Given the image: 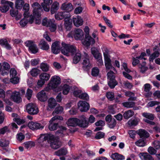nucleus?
Wrapping results in <instances>:
<instances>
[{"label": "nucleus", "instance_id": "f257e3e1", "mask_svg": "<svg viewBox=\"0 0 160 160\" xmlns=\"http://www.w3.org/2000/svg\"><path fill=\"white\" fill-rule=\"evenodd\" d=\"M60 45V42L58 41L55 42L52 44V52L53 53L55 54L58 53L60 51V49L62 53L67 56H69L70 55H73L76 52V48L73 45L62 42V47L61 48Z\"/></svg>", "mask_w": 160, "mask_h": 160}, {"label": "nucleus", "instance_id": "f03ea898", "mask_svg": "<svg viewBox=\"0 0 160 160\" xmlns=\"http://www.w3.org/2000/svg\"><path fill=\"white\" fill-rule=\"evenodd\" d=\"M46 140L50 143V146L53 149H57L61 146V142L59 141L58 139L51 134H41L38 139V142L42 147L47 148L48 147L47 145H44L43 144H42Z\"/></svg>", "mask_w": 160, "mask_h": 160}, {"label": "nucleus", "instance_id": "7ed1b4c3", "mask_svg": "<svg viewBox=\"0 0 160 160\" xmlns=\"http://www.w3.org/2000/svg\"><path fill=\"white\" fill-rule=\"evenodd\" d=\"M80 119L77 118H69L66 122L68 126L75 127L78 126L81 127L86 128L88 126V122H87L86 118L84 115H82L79 117Z\"/></svg>", "mask_w": 160, "mask_h": 160}, {"label": "nucleus", "instance_id": "20e7f679", "mask_svg": "<svg viewBox=\"0 0 160 160\" xmlns=\"http://www.w3.org/2000/svg\"><path fill=\"white\" fill-rule=\"evenodd\" d=\"M60 83L61 78L59 77L54 75L51 78L47 86L44 88V89L47 91H49L52 89L54 92H58L61 90L58 87V85Z\"/></svg>", "mask_w": 160, "mask_h": 160}, {"label": "nucleus", "instance_id": "39448f33", "mask_svg": "<svg viewBox=\"0 0 160 160\" xmlns=\"http://www.w3.org/2000/svg\"><path fill=\"white\" fill-rule=\"evenodd\" d=\"M6 96L10 95V99L13 102L18 103L22 101V98L20 94V92L16 90L12 91L8 90L6 92Z\"/></svg>", "mask_w": 160, "mask_h": 160}, {"label": "nucleus", "instance_id": "423d86ee", "mask_svg": "<svg viewBox=\"0 0 160 160\" xmlns=\"http://www.w3.org/2000/svg\"><path fill=\"white\" fill-rule=\"evenodd\" d=\"M32 7L33 9V14L34 15L38 18L36 19L35 21L36 24H39L41 23V20L39 18L41 16V13L42 11V10L41 6L37 2H35L32 5Z\"/></svg>", "mask_w": 160, "mask_h": 160}, {"label": "nucleus", "instance_id": "0eeeda50", "mask_svg": "<svg viewBox=\"0 0 160 160\" xmlns=\"http://www.w3.org/2000/svg\"><path fill=\"white\" fill-rule=\"evenodd\" d=\"M107 76L109 86L111 88H114L118 84L115 79V73L112 71H110L107 73Z\"/></svg>", "mask_w": 160, "mask_h": 160}, {"label": "nucleus", "instance_id": "6e6552de", "mask_svg": "<svg viewBox=\"0 0 160 160\" xmlns=\"http://www.w3.org/2000/svg\"><path fill=\"white\" fill-rule=\"evenodd\" d=\"M54 19H48L46 18L43 20L42 24L43 26L49 27L50 31L54 32L56 29V25L54 23Z\"/></svg>", "mask_w": 160, "mask_h": 160}, {"label": "nucleus", "instance_id": "1a4fd4ad", "mask_svg": "<svg viewBox=\"0 0 160 160\" xmlns=\"http://www.w3.org/2000/svg\"><path fill=\"white\" fill-rule=\"evenodd\" d=\"M26 111L32 115L36 114L39 111L36 105L32 103L28 104L26 106Z\"/></svg>", "mask_w": 160, "mask_h": 160}, {"label": "nucleus", "instance_id": "9d476101", "mask_svg": "<svg viewBox=\"0 0 160 160\" xmlns=\"http://www.w3.org/2000/svg\"><path fill=\"white\" fill-rule=\"evenodd\" d=\"M62 119L63 118L59 116H56L52 117L49 121L50 124L48 127L49 130L51 131H54L57 129L58 127V123H53V122L58 120Z\"/></svg>", "mask_w": 160, "mask_h": 160}, {"label": "nucleus", "instance_id": "9b49d317", "mask_svg": "<svg viewBox=\"0 0 160 160\" xmlns=\"http://www.w3.org/2000/svg\"><path fill=\"white\" fill-rule=\"evenodd\" d=\"M50 77V74L46 72L42 73L39 76L40 80L38 82V85L40 87L42 86L46 82L49 80Z\"/></svg>", "mask_w": 160, "mask_h": 160}, {"label": "nucleus", "instance_id": "f8f14e48", "mask_svg": "<svg viewBox=\"0 0 160 160\" xmlns=\"http://www.w3.org/2000/svg\"><path fill=\"white\" fill-rule=\"evenodd\" d=\"M25 45L28 48L29 50L33 54L38 52V49L35 43L31 40H28L25 42Z\"/></svg>", "mask_w": 160, "mask_h": 160}, {"label": "nucleus", "instance_id": "ddd939ff", "mask_svg": "<svg viewBox=\"0 0 160 160\" xmlns=\"http://www.w3.org/2000/svg\"><path fill=\"white\" fill-rule=\"evenodd\" d=\"M78 109L81 112H86L90 108V105L86 101L80 100L78 103Z\"/></svg>", "mask_w": 160, "mask_h": 160}, {"label": "nucleus", "instance_id": "4468645a", "mask_svg": "<svg viewBox=\"0 0 160 160\" xmlns=\"http://www.w3.org/2000/svg\"><path fill=\"white\" fill-rule=\"evenodd\" d=\"M1 3L4 5L3 6L0 7V10L2 12H6L8 10L9 6L11 7L13 5V2L6 0H2Z\"/></svg>", "mask_w": 160, "mask_h": 160}, {"label": "nucleus", "instance_id": "2eb2a0df", "mask_svg": "<svg viewBox=\"0 0 160 160\" xmlns=\"http://www.w3.org/2000/svg\"><path fill=\"white\" fill-rule=\"evenodd\" d=\"M73 34L76 40H80L83 38V32L80 28L75 29L73 32Z\"/></svg>", "mask_w": 160, "mask_h": 160}, {"label": "nucleus", "instance_id": "dca6fc26", "mask_svg": "<svg viewBox=\"0 0 160 160\" xmlns=\"http://www.w3.org/2000/svg\"><path fill=\"white\" fill-rule=\"evenodd\" d=\"M61 9L62 10L65 11L67 13L72 11L73 9V7L71 3L64 2L62 4Z\"/></svg>", "mask_w": 160, "mask_h": 160}, {"label": "nucleus", "instance_id": "f3484780", "mask_svg": "<svg viewBox=\"0 0 160 160\" xmlns=\"http://www.w3.org/2000/svg\"><path fill=\"white\" fill-rule=\"evenodd\" d=\"M28 126L30 129L33 130L43 128V126L37 122H29L28 124Z\"/></svg>", "mask_w": 160, "mask_h": 160}, {"label": "nucleus", "instance_id": "a211bd4d", "mask_svg": "<svg viewBox=\"0 0 160 160\" xmlns=\"http://www.w3.org/2000/svg\"><path fill=\"white\" fill-rule=\"evenodd\" d=\"M72 20L73 24L76 27H79L83 24V19L81 16L79 15L73 17Z\"/></svg>", "mask_w": 160, "mask_h": 160}, {"label": "nucleus", "instance_id": "6ab92c4d", "mask_svg": "<svg viewBox=\"0 0 160 160\" xmlns=\"http://www.w3.org/2000/svg\"><path fill=\"white\" fill-rule=\"evenodd\" d=\"M82 44L86 46H89L95 42V40L89 35L86 36L85 39L82 41Z\"/></svg>", "mask_w": 160, "mask_h": 160}, {"label": "nucleus", "instance_id": "aec40b11", "mask_svg": "<svg viewBox=\"0 0 160 160\" xmlns=\"http://www.w3.org/2000/svg\"><path fill=\"white\" fill-rule=\"evenodd\" d=\"M69 15L66 12H58L55 15V18L59 20L63 18L67 19L69 17Z\"/></svg>", "mask_w": 160, "mask_h": 160}, {"label": "nucleus", "instance_id": "412c9836", "mask_svg": "<svg viewBox=\"0 0 160 160\" xmlns=\"http://www.w3.org/2000/svg\"><path fill=\"white\" fill-rule=\"evenodd\" d=\"M45 89L42 90L39 92L37 95V97L38 99L44 102L47 101L48 99V96L45 93Z\"/></svg>", "mask_w": 160, "mask_h": 160}, {"label": "nucleus", "instance_id": "4be33fe9", "mask_svg": "<svg viewBox=\"0 0 160 160\" xmlns=\"http://www.w3.org/2000/svg\"><path fill=\"white\" fill-rule=\"evenodd\" d=\"M52 2V0H43L42 5L44 10L46 12H48L50 10V6Z\"/></svg>", "mask_w": 160, "mask_h": 160}, {"label": "nucleus", "instance_id": "5701e85b", "mask_svg": "<svg viewBox=\"0 0 160 160\" xmlns=\"http://www.w3.org/2000/svg\"><path fill=\"white\" fill-rule=\"evenodd\" d=\"M105 64L107 69H109L112 68V70L115 72H117V71L115 68L113 67L111 64V61L110 57L104 58Z\"/></svg>", "mask_w": 160, "mask_h": 160}, {"label": "nucleus", "instance_id": "b1692460", "mask_svg": "<svg viewBox=\"0 0 160 160\" xmlns=\"http://www.w3.org/2000/svg\"><path fill=\"white\" fill-rule=\"evenodd\" d=\"M10 68V66L8 62H3L2 64V74L3 76L7 75Z\"/></svg>", "mask_w": 160, "mask_h": 160}, {"label": "nucleus", "instance_id": "393cba45", "mask_svg": "<svg viewBox=\"0 0 160 160\" xmlns=\"http://www.w3.org/2000/svg\"><path fill=\"white\" fill-rule=\"evenodd\" d=\"M10 13L12 17H15L17 20H19L22 17V14L20 13H18V10H15L13 8L10 10Z\"/></svg>", "mask_w": 160, "mask_h": 160}, {"label": "nucleus", "instance_id": "a878e982", "mask_svg": "<svg viewBox=\"0 0 160 160\" xmlns=\"http://www.w3.org/2000/svg\"><path fill=\"white\" fill-rule=\"evenodd\" d=\"M58 88H60V91L62 90V93L64 95H67L69 93L70 89V86L67 84H62Z\"/></svg>", "mask_w": 160, "mask_h": 160}, {"label": "nucleus", "instance_id": "bb28decb", "mask_svg": "<svg viewBox=\"0 0 160 160\" xmlns=\"http://www.w3.org/2000/svg\"><path fill=\"white\" fill-rule=\"evenodd\" d=\"M139 156L142 160H154L152 157L147 153H140Z\"/></svg>", "mask_w": 160, "mask_h": 160}, {"label": "nucleus", "instance_id": "cd10ccee", "mask_svg": "<svg viewBox=\"0 0 160 160\" xmlns=\"http://www.w3.org/2000/svg\"><path fill=\"white\" fill-rule=\"evenodd\" d=\"M38 46L40 48L43 50H47L49 48V45L43 39L40 41Z\"/></svg>", "mask_w": 160, "mask_h": 160}, {"label": "nucleus", "instance_id": "c85d7f7f", "mask_svg": "<svg viewBox=\"0 0 160 160\" xmlns=\"http://www.w3.org/2000/svg\"><path fill=\"white\" fill-rule=\"evenodd\" d=\"M110 157L114 160H122L125 159L123 155L117 152L112 154Z\"/></svg>", "mask_w": 160, "mask_h": 160}, {"label": "nucleus", "instance_id": "c756f323", "mask_svg": "<svg viewBox=\"0 0 160 160\" xmlns=\"http://www.w3.org/2000/svg\"><path fill=\"white\" fill-rule=\"evenodd\" d=\"M59 4L58 2H54L51 6V12L52 14L55 13L59 8Z\"/></svg>", "mask_w": 160, "mask_h": 160}, {"label": "nucleus", "instance_id": "7c9ffc66", "mask_svg": "<svg viewBox=\"0 0 160 160\" xmlns=\"http://www.w3.org/2000/svg\"><path fill=\"white\" fill-rule=\"evenodd\" d=\"M88 57V55L86 53H85L84 58L83 60L82 64L83 65V67H86L87 68H88V67H90L91 66Z\"/></svg>", "mask_w": 160, "mask_h": 160}, {"label": "nucleus", "instance_id": "2f4dec72", "mask_svg": "<svg viewBox=\"0 0 160 160\" xmlns=\"http://www.w3.org/2000/svg\"><path fill=\"white\" fill-rule=\"evenodd\" d=\"M138 134L141 138H146L149 137V133L145 130L142 129L138 130Z\"/></svg>", "mask_w": 160, "mask_h": 160}, {"label": "nucleus", "instance_id": "473e14b6", "mask_svg": "<svg viewBox=\"0 0 160 160\" xmlns=\"http://www.w3.org/2000/svg\"><path fill=\"white\" fill-rule=\"evenodd\" d=\"M72 26V21L68 18L65 19L64 26L67 31H70L71 29Z\"/></svg>", "mask_w": 160, "mask_h": 160}, {"label": "nucleus", "instance_id": "72a5a7b5", "mask_svg": "<svg viewBox=\"0 0 160 160\" xmlns=\"http://www.w3.org/2000/svg\"><path fill=\"white\" fill-rule=\"evenodd\" d=\"M91 52L95 58L101 57L102 54L100 53L98 50L95 47L91 48Z\"/></svg>", "mask_w": 160, "mask_h": 160}, {"label": "nucleus", "instance_id": "f704fd0d", "mask_svg": "<svg viewBox=\"0 0 160 160\" xmlns=\"http://www.w3.org/2000/svg\"><path fill=\"white\" fill-rule=\"evenodd\" d=\"M48 107L50 108H53L56 105L55 99L52 98H50L48 100Z\"/></svg>", "mask_w": 160, "mask_h": 160}, {"label": "nucleus", "instance_id": "c9c22d12", "mask_svg": "<svg viewBox=\"0 0 160 160\" xmlns=\"http://www.w3.org/2000/svg\"><path fill=\"white\" fill-rule=\"evenodd\" d=\"M68 153L67 150L66 148H61L55 152L56 155L60 156L61 155H65Z\"/></svg>", "mask_w": 160, "mask_h": 160}, {"label": "nucleus", "instance_id": "e433bc0d", "mask_svg": "<svg viewBox=\"0 0 160 160\" xmlns=\"http://www.w3.org/2000/svg\"><path fill=\"white\" fill-rule=\"evenodd\" d=\"M10 77H13L18 76L16 67L11 68L10 70Z\"/></svg>", "mask_w": 160, "mask_h": 160}, {"label": "nucleus", "instance_id": "4c0bfd02", "mask_svg": "<svg viewBox=\"0 0 160 160\" xmlns=\"http://www.w3.org/2000/svg\"><path fill=\"white\" fill-rule=\"evenodd\" d=\"M134 114V112L132 110H129L126 111L123 114V117L125 119H128Z\"/></svg>", "mask_w": 160, "mask_h": 160}, {"label": "nucleus", "instance_id": "58836bf2", "mask_svg": "<svg viewBox=\"0 0 160 160\" xmlns=\"http://www.w3.org/2000/svg\"><path fill=\"white\" fill-rule=\"evenodd\" d=\"M24 3L23 0H17L15 2V7L18 9H21L23 6Z\"/></svg>", "mask_w": 160, "mask_h": 160}, {"label": "nucleus", "instance_id": "ea45409f", "mask_svg": "<svg viewBox=\"0 0 160 160\" xmlns=\"http://www.w3.org/2000/svg\"><path fill=\"white\" fill-rule=\"evenodd\" d=\"M142 116L151 120H153L154 118L153 114L148 112H143L142 114Z\"/></svg>", "mask_w": 160, "mask_h": 160}, {"label": "nucleus", "instance_id": "a19ab883", "mask_svg": "<svg viewBox=\"0 0 160 160\" xmlns=\"http://www.w3.org/2000/svg\"><path fill=\"white\" fill-rule=\"evenodd\" d=\"M123 106L127 108H130L133 107L135 105V103L133 102H126L122 103Z\"/></svg>", "mask_w": 160, "mask_h": 160}, {"label": "nucleus", "instance_id": "79ce46f5", "mask_svg": "<svg viewBox=\"0 0 160 160\" xmlns=\"http://www.w3.org/2000/svg\"><path fill=\"white\" fill-rule=\"evenodd\" d=\"M125 95L127 97H130L128 99V101H134L136 98V97H133V96H134V94L131 92H125Z\"/></svg>", "mask_w": 160, "mask_h": 160}, {"label": "nucleus", "instance_id": "37998d69", "mask_svg": "<svg viewBox=\"0 0 160 160\" xmlns=\"http://www.w3.org/2000/svg\"><path fill=\"white\" fill-rule=\"evenodd\" d=\"M81 54L79 52H77L73 59V62L75 63H78L80 60L81 58Z\"/></svg>", "mask_w": 160, "mask_h": 160}, {"label": "nucleus", "instance_id": "c03bdc74", "mask_svg": "<svg viewBox=\"0 0 160 160\" xmlns=\"http://www.w3.org/2000/svg\"><path fill=\"white\" fill-rule=\"evenodd\" d=\"M29 9V5L28 4L25 3L23 6V10L24 11L23 14L24 17L27 16L28 14V11Z\"/></svg>", "mask_w": 160, "mask_h": 160}, {"label": "nucleus", "instance_id": "a18cd8bd", "mask_svg": "<svg viewBox=\"0 0 160 160\" xmlns=\"http://www.w3.org/2000/svg\"><path fill=\"white\" fill-rule=\"evenodd\" d=\"M138 121L139 119H131L128 122V124L130 126H134L138 124Z\"/></svg>", "mask_w": 160, "mask_h": 160}, {"label": "nucleus", "instance_id": "49530a36", "mask_svg": "<svg viewBox=\"0 0 160 160\" xmlns=\"http://www.w3.org/2000/svg\"><path fill=\"white\" fill-rule=\"evenodd\" d=\"M49 66L45 63H42L40 65V68L43 72H47L49 69Z\"/></svg>", "mask_w": 160, "mask_h": 160}, {"label": "nucleus", "instance_id": "de8ad7c7", "mask_svg": "<svg viewBox=\"0 0 160 160\" xmlns=\"http://www.w3.org/2000/svg\"><path fill=\"white\" fill-rule=\"evenodd\" d=\"M160 54L158 51H156L154 52L150 56L149 61L150 62H153L154 59L156 58L159 56Z\"/></svg>", "mask_w": 160, "mask_h": 160}, {"label": "nucleus", "instance_id": "09e8293b", "mask_svg": "<svg viewBox=\"0 0 160 160\" xmlns=\"http://www.w3.org/2000/svg\"><path fill=\"white\" fill-rule=\"evenodd\" d=\"M160 54L158 51H156L154 52L150 56L149 61L150 62H153L154 59L156 58L159 56Z\"/></svg>", "mask_w": 160, "mask_h": 160}, {"label": "nucleus", "instance_id": "8fccbe9b", "mask_svg": "<svg viewBox=\"0 0 160 160\" xmlns=\"http://www.w3.org/2000/svg\"><path fill=\"white\" fill-rule=\"evenodd\" d=\"M139 68L140 71L142 73H144L148 69V67L146 66L145 63L143 62L142 64H139Z\"/></svg>", "mask_w": 160, "mask_h": 160}, {"label": "nucleus", "instance_id": "3c124183", "mask_svg": "<svg viewBox=\"0 0 160 160\" xmlns=\"http://www.w3.org/2000/svg\"><path fill=\"white\" fill-rule=\"evenodd\" d=\"M144 91L148 92V96H151L152 95V92H150L149 91L151 89V85L149 83H146L144 86Z\"/></svg>", "mask_w": 160, "mask_h": 160}, {"label": "nucleus", "instance_id": "603ef678", "mask_svg": "<svg viewBox=\"0 0 160 160\" xmlns=\"http://www.w3.org/2000/svg\"><path fill=\"white\" fill-rule=\"evenodd\" d=\"M9 142L6 139H0V146L2 147H7L9 144Z\"/></svg>", "mask_w": 160, "mask_h": 160}, {"label": "nucleus", "instance_id": "864d4df0", "mask_svg": "<svg viewBox=\"0 0 160 160\" xmlns=\"http://www.w3.org/2000/svg\"><path fill=\"white\" fill-rule=\"evenodd\" d=\"M136 145L139 147H142L146 145V143L144 140L141 139L135 142Z\"/></svg>", "mask_w": 160, "mask_h": 160}, {"label": "nucleus", "instance_id": "5fc2aeb1", "mask_svg": "<svg viewBox=\"0 0 160 160\" xmlns=\"http://www.w3.org/2000/svg\"><path fill=\"white\" fill-rule=\"evenodd\" d=\"M27 17H24V18L22 19L20 22L19 24L22 27H25L28 23V20L26 19Z\"/></svg>", "mask_w": 160, "mask_h": 160}, {"label": "nucleus", "instance_id": "6e6d98bb", "mask_svg": "<svg viewBox=\"0 0 160 160\" xmlns=\"http://www.w3.org/2000/svg\"><path fill=\"white\" fill-rule=\"evenodd\" d=\"M24 147L27 149H28L29 148H31L32 147L35 146V143L34 142L31 141H29L25 142L24 143Z\"/></svg>", "mask_w": 160, "mask_h": 160}, {"label": "nucleus", "instance_id": "4d7b16f0", "mask_svg": "<svg viewBox=\"0 0 160 160\" xmlns=\"http://www.w3.org/2000/svg\"><path fill=\"white\" fill-rule=\"evenodd\" d=\"M19 80V78L18 76H15L13 77H10V82L14 84H16L18 83Z\"/></svg>", "mask_w": 160, "mask_h": 160}, {"label": "nucleus", "instance_id": "13d9d810", "mask_svg": "<svg viewBox=\"0 0 160 160\" xmlns=\"http://www.w3.org/2000/svg\"><path fill=\"white\" fill-rule=\"evenodd\" d=\"M102 49L103 52L104 58L110 57L108 54L109 51L106 47H103L102 48Z\"/></svg>", "mask_w": 160, "mask_h": 160}, {"label": "nucleus", "instance_id": "bf43d9fd", "mask_svg": "<svg viewBox=\"0 0 160 160\" xmlns=\"http://www.w3.org/2000/svg\"><path fill=\"white\" fill-rule=\"evenodd\" d=\"M39 72L40 70L38 69L37 68H34L30 72L32 76L33 77H36L38 75Z\"/></svg>", "mask_w": 160, "mask_h": 160}, {"label": "nucleus", "instance_id": "052dcab7", "mask_svg": "<svg viewBox=\"0 0 160 160\" xmlns=\"http://www.w3.org/2000/svg\"><path fill=\"white\" fill-rule=\"evenodd\" d=\"M99 72V69L98 68L94 67L92 69V75L93 76H97L98 75Z\"/></svg>", "mask_w": 160, "mask_h": 160}, {"label": "nucleus", "instance_id": "680f3d73", "mask_svg": "<svg viewBox=\"0 0 160 160\" xmlns=\"http://www.w3.org/2000/svg\"><path fill=\"white\" fill-rule=\"evenodd\" d=\"M63 110V108L62 106H59L57 107L55 109L54 111L53 112L52 114H54V113L59 114L62 113Z\"/></svg>", "mask_w": 160, "mask_h": 160}, {"label": "nucleus", "instance_id": "e2e57ef3", "mask_svg": "<svg viewBox=\"0 0 160 160\" xmlns=\"http://www.w3.org/2000/svg\"><path fill=\"white\" fill-rule=\"evenodd\" d=\"M160 104V102L156 101H152L148 102L147 105L148 108L149 107H152L155 105H158Z\"/></svg>", "mask_w": 160, "mask_h": 160}, {"label": "nucleus", "instance_id": "0e129e2a", "mask_svg": "<svg viewBox=\"0 0 160 160\" xmlns=\"http://www.w3.org/2000/svg\"><path fill=\"white\" fill-rule=\"evenodd\" d=\"M32 91L31 89L29 88H28L27 89L26 94V97L28 100H29L31 98L32 95Z\"/></svg>", "mask_w": 160, "mask_h": 160}, {"label": "nucleus", "instance_id": "69168bd1", "mask_svg": "<svg viewBox=\"0 0 160 160\" xmlns=\"http://www.w3.org/2000/svg\"><path fill=\"white\" fill-rule=\"evenodd\" d=\"M104 135V132L100 131L97 133L95 138L97 139H99L103 138Z\"/></svg>", "mask_w": 160, "mask_h": 160}, {"label": "nucleus", "instance_id": "338daca9", "mask_svg": "<svg viewBox=\"0 0 160 160\" xmlns=\"http://www.w3.org/2000/svg\"><path fill=\"white\" fill-rule=\"evenodd\" d=\"M81 99L88 100L89 99L88 95L86 92H82L81 94L79 96V98Z\"/></svg>", "mask_w": 160, "mask_h": 160}, {"label": "nucleus", "instance_id": "774afa93", "mask_svg": "<svg viewBox=\"0 0 160 160\" xmlns=\"http://www.w3.org/2000/svg\"><path fill=\"white\" fill-rule=\"evenodd\" d=\"M108 127L111 128H112L114 127L116 124V121L115 119L113 118L110 122L108 123Z\"/></svg>", "mask_w": 160, "mask_h": 160}]
</instances>
